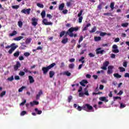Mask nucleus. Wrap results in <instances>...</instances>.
Wrapping results in <instances>:
<instances>
[{
  "label": "nucleus",
  "instance_id": "b1692460",
  "mask_svg": "<svg viewBox=\"0 0 129 129\" xmlns=\"http://www.w3.org/2000/svg\"><path fill=\"white\" fill-rule=\"evenodd\" d=\"M17 34H18V32H17L16 31L14 30L12 33L9 34V36H10V37H13V36H16Z\"/></svg>",
  "mask_w": 129,
  "mask_h": 129
},
{
  "label": "nucleus",
  "instance_id": "5fc2aeb1",
  "mask_svg": "<svg viewBox=\"0 0 129 129\" xmlns=\"http://www.w3.org/2000/svg\"><path fill=\"white\" fill-rule=\"evenodd\" d=\"M8 80H9V81H13V80H14V76H12L11 77L8 78Z\"/></svg>",
  "mask_w": 129,
  "mask_h": 129
},
{
  "label": "nucleus",
  "instance_id": "4be33fe9",
  "mask_svg": "<svg viewBox=\"0 0 129 129\" xmlns=\"http://www.w3.org/2000/svg\"><path fill=\"white\" fill-rule=\"evenodd\" d=\"M61 43L62 44H66L67 43H68V38H63L62 40H61Z\"/></svg>",
  "mask_w": 129,
  "mask_h": 129
},
{
  "label": "nucleus",
  "instance_id": "c85d7f7f",
  "mask_svg": "<svg viewBox=\"0 0 129 129\" xmlns=\"http://www.w3.org/2000/svg\"><path fill=\"white\" fill-rule=\"evenodd\" d=\"M94 40L95 41V42H98V41H101V37H100V36H96L94 37Z\"/></svg>",
  "mask_w": 129,
  "mask_h": 129
},
{
  "label": "nucleus",
  "instance_id": "72a5a7b5",
  "mask_svg": "<svg viewBox=\"0 0 129 129\" xmlns=\"http://www.w3.org/2000/svg\"><path fill=\"white\" fill-rule=\"evenodd\" d=\"M31 41H32V38H27L25 43L26 44H30L31 43Z\"/></svg>",
  "mask_w": 129,
  "mask_h": 129
},
{
  "label": "nucleus",
  "instance_id": "412c9836",
  "mask_svg": "<svg viewBox=\"0 0 129 129\" xmlns=\"http://www.w3.org/2000/svg\"><path fill=\"white\" fill-rule=\"evenodd\" d=\"M21 46L20 47V49L21 50H25L27 46H26V44H25V42H23L21 43Z\"/></svg>",
  "mask_w": 129,
  "mask_h": 129
},
{
  "label": "nucleus",
  "instance_id": "13d9d810",
  "mask_svg": "<svg viewBox=\"0 0 129 129\" xmlns=\"http://www.w3.org/2000/svg\"><path fill=\"white\" fill-rule=\"evenodd\" d=\"M106 33L105 32H101L100 33V36H101V37H103L104 36H105V35H106Z\"/></svg>",
  "mask_w": 129,
  "mask_h": 129
},
{
  "label": "nucleus",
  "instance_id": "0eeeda50",
  "mask_svg": "<svg viewBox=\"0 0 129 129\" xmlns=\"http://www.w3.org/2000/svg\"><path fill=\"white\" fill-rule=\"evenodd\" d=\"M118 47L117 46V45H116V44H114L112 46V52H113V53H119V50H118Z\"/></svg>",
  "mask_w": 129,
  "mask_h": 129
},
{
  "label": "nucleus",
  "instance_id": "e433bc0d",
  "mask_svg": "<svg viewBox=\"0 0 129 129\" xmlns=\"http://www.w3.org/2000/svg\"><path fill=\"white\" fill-rule=\"evenodd\" d=\"M121 27H123V28H126L127 26H128V23H122L121 24Z\"/></svg>",
  "mask_w": 129,
  "mask_h": 129
},
{
  "label": "nucleus",
  "instance_id": "6e6d98bb",
  "mask_svg": "<svg viewBox=\"0 0 129 129\" xmlns=\"http://www.w3.org/2000/svg\"><path fill=\"white\" fill-rule=\"evenodd\" d=\"M83 41V36H81L80 37V39L79 40V43H81V42H82Z\"/></svg>",
  "mask_w": 129,
  "mask_h": 129
},
{
  "label": "nucleus",
  "instance_id": "bf43d9fd",
  "mask_svg": "<svg viewBox=\"0 0 129 129\" xmlns=\"http://www.w3.org/2000/svg\"><path fill=\"white\" fill-rule=\"evenodd\" d=\"M114 101L116 100L117 99H121L120 97L116 96L113 97Z\"/></svg>",
  "mask_w": 129,
  "mask_h": 129
},
{
  "label": "nucleus",
  "instance_id": "aec40b11",
  "mask_svg": "<svg viewBox=\"0 0 129 129\" xmlns=\"http://www.w3.org/2000/svg\"><path fill=\"white\" fill-rule=\"evenodd\" d=\"M23 38H24L23 36H19V37L14 38L13 40L14 41H21V40H22V39H23Z\"/></svg>",
  "mask_w": 129,
  "mask_h": 129
},
{
  "label": "nucleus",
  "instance_id": "20e7f679",
  "mask_svg": "<svg viewBox=\"0 0 129 129\" xmlns=\"http://www.w3.org/2000/svg\"><path fill=\"white\" fill-rule=\"evenodd\" d=\"M79 30V28L78 27H71L69 29V32L71 33V36L73 37V32H77Z\"/></svg>",
  "mask_w": 129,
  "mask_h": 129
},
{
  "label": "nucleus",
  "instance_id": "393cba45",
  "mask_svg": "<svg viewBox=\"0 0 129 129\" xmlns=\"http://www.w3.org/2000/svg\"><path fill=\"white\" fill-rule=\"evenodd\" d=\"M49 77L50 78H53V76H54V75H55V72L52 71H50L49 72Z\"/></svg>",
  "mask_w": 129,
  "mask_h": 129
},
{
  "label": "nucleus",
  "instance_id": "09e8293b",
  "mask_svg": "<svg viewBox=\"0 0 129 129\" xmlns=\"http://www.w3.org/2000/svg\"><path fill=\"white\" fill-rule=\"evenodd\" d=\"M25 114H27V112L26 111H23L20 113V115L22 116L25 115Z\"/></svg>",
  "mask_w": 129,
  "mask_h": 129
},
{
  "label": "nucleus",
  "instance_id": "9b49d317",
  "mask_svg": "<svg viewBox=\"0 0 129 129\" xmlns=\"http://www.w3.org/2000/svg\"><path fill=\"white\" fill-rule=\"evenodd\" d=\"M113 68H114L113 66H109L108 67L107 74H112V72H113V71H112Z\"/></svg>",
  "mask_w": 129,
  "mask_h": 129
},
{
  "label": "nucleus",
  "instance_id": "7c9ffc66",
  "mask_svg": "<svg viewBox=\"0 0 129 129\" xmlns=\"http://www.w3.org/2000/svg\"><path fill=\"white\" fill-rule=\"evenodd\" d=\"M113 76L116 77V78H121V75L118 74V73L114 74Z\"/></svg>",
  "mask_w": 129,
  "mask_h": 129
},
{
  "label": "nucleus",
  "instance_id": "ddd939ff",
  "mask_svg": "<svg viewBox=\"0 0 129 129\" xmlns=\"http://www.w3.org/2000/svg\"><path fill=\"white\" fill-rule=\"evenodd\" d=\"M30 12H31V9H23L21 11V13L25 14H27V15H30Z\"/></svg>",
  "mask_w": 129,
  "mask_h": 129
},
{
  "label": "nucleus",
  "instance_id": "9d476101",
  "mask_svg": "<svg viewBox=\"0 0 129 129\" xmlns=\"http://www.w3.org/2000/svg\"><path fill=\"white\" fill-rule=\"evenodd\" d=\"M42 23H44V25H45V26H49L51 25L52 26L53 25V23L52 22H48V20L46 19H44L42 21Z\"/></svg>",
  "mask_w": 129,
  "mask_h": 129
},
{
  "label": "nucleus",
  "instance_id": "a18cd8bd",
  "mask_svg": "<svg viewBox=\"0 0 129 129\" xmlns=\"http://www.w3.org/2000/svg\"><path fill=\"white\" fill-rule=\"evenodd\" d=\"M12 9H18L20 8V6L19 5H15V6H12Z\"/></svg>",
  "mask_w": 129,
  "mask_h": 129
},
{
  "label": "nucleus",
  "instance_id": "6ab92c4d",
  "mask_svg": "<svg viewBox=\"0 0 129 129\" xmlns=\"http://www.w3.org/2000/svg\"><path fill=\"white\" fill-rule=\"evenodd\" d=\"M64 7H65V4L64 3L61 4L59 6L58 9L59 11H63Z\"/></svg>",
  "mask_w": 129,
  "mask_h": 129
},
{
  "label": "nucleus",
  "instance_id": "a19ab883",
  "mask_svg": "<svg viewBox=\"0 0 129 129\" xmlns=\"http://www.w3.org/2000/svg\"><path fill=\"white\" fill-rule=\"evenodd\" d=\"M125 106H126V105H125V104H123L122 103H121L120 104V108H124Z\"/></svg>",
  "mask_w": 129,
  "mask_h": 129
},
{
  "label": "nucleus",
  "instance_id": "de8ad7c7",
  "mask_svg": "<svg viewBox=\"0 0 129 129\" xmlns=\"http://www.w3.org/2000/svg\"><path fill=\"white\" fill-rule=\"evenodd\" d=\"M119 69H120V72H124L125 71V69L122 67H119Z\"/></svg>",
  "mask_w": 129,
  "mask_h": 129
},
{
  "label": "nucleus",
  "instance_id": "bb28decb",
  "mask_svg": "<svg viewBox=\"0 0 129 129\" xmlns=\"http://www.w3.org/2000/svg\"><path fill=\"white\" fill-rule=\"evenodd\" d=\"M90 33L91 34L92 33H94L95 32H96V26H94L92 28V30H90Z\"/></svg>",
  "mask_w": 129,
  "mask_h": 129
},
{
  "label": "nucleus",
  "instance_id": "423d86ee",
  "mask_svg": "<svg viewBox=\"0 0 129 129\" xmlns=\"http://www.w3.org/2000/svg\"><path fill=\"white\" fill-rule=\"evenodd\" d=\"M95 52L97 55H99V54L103 55V52H105V51L104 50H101V47H98L96 49Z\"/></svg>",
  "mask_w": 129,
  "mask_h": 129
},
{
  "label": "nucleus",
  "instance_id": "774afa93",
  "mask_svg": "<svg viewBox=\"0 0 129 129\" xmlns=\"http://www.w3.org/2000/svg\"><path fill=\"white\" fill-rule=\"evenodd\" d=\"M71 2H67V7H70L71 6Z\"/></svg>",
  "mask_w": 129,
  "mask_h": 129
},
{
  "label": "nucleus",
  "instance_id": "39448f33",
  "mask_svg": "<svg viewBox=\"0 0 129 129\" xmlns=\"http://www.w3.org/2000/svg\"><path fill=\"white\" fill-rule=\"evenodd\" d=\"M82 13H83V10H81L79 13L78 14V17L79 18V23H82V20H83V17H82Z\"/></svg>",
  "mask_w": 129,
  "mask_h": 129
},
{
  "label": "nucleus",
  "instance_id": "f03ea898",
  "mask_svg": "<svg viewBox=\"0 0 129 129\" xmlns=\"http://www.w3.org/2000/svg\"><path fill=\"white\" fill-rule=\"evenodd\" d=\"M15 45L16 43H12L11 45L6 46V49H10V48H11L10 50H9L8 53H9L10 54H12L13 53V51L17 49V45Z\"/></svg>",
  "mask_w": 129,
  "mask_h": 129
},
{
  "label": "nucleus",
  "instance_id": "f704fd0d",
  "mask_svg": "<svg viewBox=\"0 0 129 129\" xmlns=\"http://www.w3.org/2000/svg\"><path fill=\"white\" fill-rule=\"evenodd\" d=\"M36 5L37 7H38V8H40L41 9H43L44 8V5L43 4L37 3Z\"/></svg>",
  "mask_w": 129,
  "mask_h": 129
},
{
  "label": "nucleus",
  "instance_id": "49530a36",
  "mask_svg": "<svg viewBox=\"0 0 129 129\" xmlns=\"http://www.w3.org/2000/svg\"><path fill=\"white\" fill-rule=\"evenodd\" d=\"M18 26L20 28H22L23 27V22L22 21H19Z\"/></svg>",
  "mask_w": 129,
  "mask_h": 129
},
{
  "label": "nucleus",
  "instance_id": "473e14b6",
  "mask_svg": "<svg viewBox=\"0 0 129 129\" xmlns=\"http://www.w3.org/2000/svg\"><path fill=\"white\" fill-rule=\"evenodd\" d=\"M13 55L14 57H19V56H20V51H16L14 53Z\"/></svg>",
  "mask_w": 129,
  "mask_h": 129
},
{
  "label": "nucleus",
  "instance_id": "3c124183",
  "mask_svg": "<svg viewBox=\"0 0 129 129\" xmlns=\"http://www.w3.org/2000/svg\"><path fill=\"white\" fill-rule=\"evenodd\" d=\"M89 56L90 58H92L93 57H95V54H94L92 53H89Z\"/></svg>",
  "mask_w": 129,
  "mask_h": 129
},
{
  "label": "nucleus",
  "instance_id": "cd10ccee",
  "mask_svg": "<svg viewBox=\"0 0 129 129\" xmlns=\"http://www.w3.org/2000/svg\"><path fill=\"white\" fill-rule=\"evenodd\" d=\"M35 112L37 113V114H42V110H39L38 108H36L34 109Z\"/></svg>",
  "mask_w": 129,
  "mask_h": 129
},
{
  "label": "nucleus",
  "instance_id": "4468645a",
  "mask_svg": "<svg viewBox=\"0 0 129 129\" xmlns=\"http://www.w3.org/2000/svg\"><path fill=\"white\" fill-rule=\"evenodd\" d=\"M88 84V81L86 80H82L81 82H80V85H81L82 86H84V87H85L86 86L85 84Z\"/></svg>",
  "mask_w": 129,
  "mask_h": 129
},
{
  "label": "nucleus",
  "instance_id": "c03bdc74",
  "mask_svg": "<svg viewBox=\"0 0 129 129\" xmlns=\"http://www.w3.org/2000/svg\"><path fill=\"white\" fill-rule=\"evenodd\" d=\"M84 94H85L84 93L80 92L79 93V97H83V96H84Z\"/></svg>",
  "mask_w": 129,
  "mask_h": 129
},
{
  "label": "nucleus",
  "instance_id": "0e129e2a",
  "mask_svg": "<svg viewBox=\"0 0 129 129\" xmlns=\"http://www.w3.org/2000/svg\"><path fill=\"white\" fill-rule=\"evenodd\" d=\"M23 71L25 72V73H28L29 70L27 68H24Z\"/></svg>",
  "mask_w": 129,
  "mask_h": 129
},
{
  "label": "nucleus",
  "instance_id": "6e6552de",
  "mask_svg": "<svg viewBox=\"0 0 129 129\" xmlns=\"http://www.w3.org/2000/svg\"><path fill=\"white\" fill-rule=\"evenodd\" d=\"M109 65V61H106L103 63V67H102L101 68V69H103V70H106L107 69V66Z\"/></svg>",
  "mask_w": 129,
  "mask_h": 129
},
{
  "label": "nucleus",
  "instance_id": "a878e982",
  "mask_svg": "<svg viewBox=\"0 0 129 129\" xmlns=\"http://www.w3.org/2000/svg\"><path fill=\"white\" fill-rule=\"evenodd\" d=\"M62 74L63 75H66L67 76H71V73L69 72L68 71L64 72Z\"/></svg>",
  "mask_w": 129,
  "mask_h": 129
},
{
  "label": "nucleus",
  "instance_id": "603ef678",
  "mask_svg": "<svg viewBox=\"0 0 129 129\" xmlns=\"http://www.w3.org/2000/svg\"><path fill=\"white\" fill-rule=\"evenodd\" d=\"M97 8L98 10H100L102 9V4H100L98 7Z\"/></svg>",
  "mask_w": 129,
  "mask_h": 129
},
{
  "label": "nucleus",
  "instance_id": "c9c22d12",
  "mask_svg": "<svg viewBox=\"0 0 129 129\" xmlns=\"http://www.w3.org/2000/svg\"><path fill=\"white\" fill-rule=\"evenodd\" d=\"M110 8L111 9L112 11H113V9H114V3H111Z\"/></svg>",
  "mask_w": 129,
  "mask_h": 129
},
{
  "label": "nucleus",
  "instance_id": "4c0bfd02",
  "mask_svg": "<svg viewBox=\"0 0 129 129\" xmlns=\"http://www.w3.org/2000/svg\"><path fill=\"white\" fill-rule=\"evenodd\" d=\"M6 93H7V92L6 91L1 92L0 94V97H4V96L6 95Z\"/></svg>",
  "mask_w": 129,
  "mask_h": 129
},
{
  "label": "nucleus",
  "instance_id": "f8f14e48",
  "mask_svg": "<svg viewBox=\"0 0 129 129\" xmlns=\"http://www.w3.org/2000/svg\"><path fill=\"white\" fill-rule=\"evenodd\" d=\"M21 63H20L19 61H17L16 62V64L14 65V70L15 71H17L18 70V69H19V68H20V67H21Z\"/></svg>",
  "mask_w": 129,
  "mask_h": 129
},
{
  "label": "nucleus",
  "instance_id": "dca6fc26",
  "mask_svg": "<svg viewBox=\"0 0 129 129\" xmlns=\"http://www.w3.org/2000/svg\"><path fill=\"white\" fill-rule=\"evenodd\" d=\"M28 79L30 84L34 83V82H35V80H34V78H33L32 76H29Z\"/></svg>",
  "mask_w": 129,
  "mask_h": 129
},
{
  "label": "nucleus",
  "instance_id": "1a4fd4ad",
  "mask_svg": "<svg viewBox=\"0 0 129 129\" xmlns=\"http://www.w3.org/2000/svg\"><path fill=\"white\" fill-rule=\"evenodd\" d=\"M32 21V26H34V27H36L37 25H38V19H37L36 18L33 17L31 19Z\"/></svg>",
  "mask_w": 129,
  "mask_h": 129
},
{
  "label": "nucleus",
  "instance_id": "f257e3e1",
  "mask_svg": "<svg viewBox=\"0 0 129 129\" xmlns=\"http://www.w3.org/2000/svg\"><path fill=\"white\" fill-rule=\"evenodd\" d=\"M55 65L56 63L55 62H53L50 64L49 66H47V67H42V70L43 72V74H44V75H46V74L48 73V71H49V70H50V69H51V68H53V67H54V66H55Z\"/></svg>",
  "mask_w": 129,
  "mask_h": 129
},
{
  "label": "nucleus",
  "instance_id": "a211bd4d",
  "mask_svg": "<svg viewBox=\"0 0 129 129\" xmlns=\"http://www.w3.org/2000/svg\"><path fill=\"white\" fill-rule=\"evenodd\" d=\"M99 100H101V101H105V102H108V100H107L105 97H100Z\"/></svg>",
  "mask_w": 129,
  "mask_h": 129
},
{
  "label": "nucleus",
  "instance_id": "37998d69",
  "mask_svg": "<svg viewBox=\"0 0 129 129\" xmlns=\"http://www.w3.org/2000/svg\"><path fill=\"white\" fill-rule=\"evenodd\" d=\"M104 16H110L111 17H112V14L111 13H104Z\"/></svg>",
  "mask_w": 129,
  "mask_h": 129
},
{
  "label": "nucleus",
  "instance_id": "e2e57ef3",
  "mask_svg": "<svg viewBox=\"0 0 129 129\" xmlns=\"http://www.w3.org/2000/svg\"><path fill=\"white\" fill-rule=\"evenodd\" d=\"M19 59L20 60V61H23V60H24V56H20L19 57Z\"/></svg>",
  "mask_w": 129,
  "mask_h": 129
},
{
  "label": "nucleus",
  "instance_id": "8fccbe9b",
  "mask_svg": "<svg viewBox=\"0 0 129 129\" xmlns=\"http://www.w3.org/2000/svg\"><path fill=\"white\" fill-rule=\"evenodd\" d=\"M77 109L79 111H81V110H82V109H83V106L81 107L80 106H78Z\"/></svg>",
  "mask_w": 129,
  "mask_h": 129
},
{
  "label": "nucleus",
  "instance_id": "f3484780",
  "mask_svg": "<svg viewBox=\"0 0 129 129\" xmlns=\"http://www.w3.org/2000/svg\"><path fill=\"white\" fill-rule=\"evenodd\" d=\"M30 104L31 106H34V105H38V104H39V102L36 101H33V102H31Z\"/></svg>",
  "mask_w": 129,
  "mask_h": 129
},
{
  "label": "nucleus",
  "instance_id": "5701e85b",
  "mask_svg": "<svg viewBox=\"0 0 129 129\" xmlns=\"http://www.w3.org/2000/svg\"><path fill=\"white\" fill-rule=\"evenodd\" d=\"M71 33H70V31H69V29L68 30V31L66 32L65 31V34H64V37H66L68 35L71 37V38H72L73 36H71Z\"/></svg>",
  "mask_w": 129,
  "mask_h": 129
},
{
  "label": "nucleus",
  "instance_id": "58836bf2",
  "mask_svg": "<svg viewBox=\"0 0 129 129\" xmlns=\"http://www.w3.org/2000/svg\"><path fill=\"white\" fill-rule=\"evenodd\" d=\"M65 35V31H62L59 33L60 38H62Z\"/></svg>",
  "mask_w": 129,
  "mask_h": 129
},
{
  "label": "nucleus",
  "instance_id": "7ed1b4c3",
  "mask_svg": "<svg viewBox=\"0 0 129 129\" xmlns=\"http://www.w3.org/2000/svg\"><path fill=\"white\" fill-rule=\"evenodd\" d=\"M83 109L86 111H88V110H92L93 107L89 104H86L83 106Z\"/></svg>",
  "mask_w": 129,
  "mask_h": 129
},
{
  "label": "nucleus",
  "instance_id": "052dcab7",
  "mask_svg": "<svg viewBox=\"0 0 129 129\" xmlns=\"http://www.w3.org/2000/svg\"><path fill=\"white\" fill-rule=\"evenodd\" d=\"M71 100H72V96H70L68 97V102H71Z\"/></svg>",
  "mask_w": 129,
  "mask_h": 129
},
{
  "label": "nucleus",
  "instance_id": "2f4dec72",
  "mask_svg": "<svg viewBox=\"0 0 129 129\" xmlns=\"http://www.w3.org/2000/svg\"><path fill=\"white\" fill-rule=\"evenodd\" d=\"M85 92L84 93L85 95H87V96H89V93H88V90H87V88H85L84 89Z\"/></svg>",
  "mask_w": 129,
  "mask_h": 129
},
{
  "label": "nucleus",
  "instance_id": "680f3d73",
  "mask_svg": "<svg viewBox=\"0 0 129 129\" xmlns=\"http://www.w3.org/2000/svg\"><path fill=\"white\" fill-rule=\"evenodd\" d=\"M86 51H87V49L82 50L80 52V54L83 55V54H84L85 52H86Z\"/></svg>",
  "mask_w": 129,
  "mask_h": 129
},
{
  "label": "nucleus",
  "instance_id": "338daca9",
  "mask_svg": "<svg viewBox=\"0 0 129 129\" xmlns=\"http://www.w3.org/2000/svg\"><path fill=\"white\" fill-rule=\"evenodd\" d=\"M103 88H104V86L100 85L99 89H100V90H103Z\"/></svg>",
  "mask_w": 129,
  "mask_h": 129
},
{
  "label": "nucleus",
  "instance_id": "864d4df0",
  "mask_svg": "<svg viewBox=\"0 0 129 129\" xmlns=\"http://www.w3.org/2000/svg\"><path fill=\"white\" fill-rule=\"evenodd\" d=\"M69 67L71 69H73L74 68V63L69 64Z\"/></svg>",
  "mask_w": 129,
  "mask_h": 129
},
{
  "label": "nucleus",
  "instance_id": "2eb2a0df",
  "mask_svg": "<svg viewBox=\"0 0 129 129\" xmlns=\"http://www.w3.org/2000/svg\"><path fill=\"white\" fill-rule=\"evenodd\" d=\"M42 94H43V91H42V90H40L38 92V94L36 95V99L37 100L40 99V97L41 95H42Z\"/></svg>",
  "mask_w": 129,
  "mask_h": 129
},
{
  "label": "nucleus",
  "instance_id": "ea45409f",
  "mask_svg": "<svg viewBox=\"0 0 129 129\" xmlns=\"http://www.w3.org/2000/svg\"><path fill=\"white\" fill-rule=\"evenodd\" d=\"M26 89V87L25 86H22L21 88L19 89L18 92H22V91H23V90H24V89Z\"/></svg>",
  "mask_w": 129,
  "mask_h": 129
},
{
  "label": "nucleus",
  "instance_id": "79ce46f5",
  "mask_svg": "<svg viewBox=\"0 0 129 129\" xmlns=\"http://www.w3.org/2000/svg\"><path fill=\"white\" fill-rule=\"evenodd\" d=\"M25 74H26V73L23 71H20L19 73V75H20V76H25Z\"/></svg>",
  "mask_w": 129,
  "mask_h": 129
},
{
  "label": "nucleus",
  "instance_id": "c756f323",
  "mask_svg": "<svg viewBox=\"0 0 129 129\" xmlns=\"http://www.w3.org/2000/svg\"><path fill=\"white\" fill-rule=\"evenodd\" d=\"M41 16L42 18V19H44L45 17H46V11H43L41 13Z\"/></svg>",
  "mask_w": 129,
  "mask_h": 129
},
{
  "label": "nucleus",
  "instance_id": "4d7b16f0",
  "mask_svg": "<svg viewBox=\"0 0 129 129\" xmlns=\"http://www.w3.org/2000/svg\"><path fill=\"white\" fill-rule=\"evenodd\" d=\"M24 55L25 56V57H29L30 56V53L28 52L24 53Z\"/></svg>",
  "mask_w": 129,
  "mask_h": 129
},
{
  "label": "nucleus",
  "instance_id": "69168bd1",
  "mask_svg": "<svg viewBox=\"0 0 129 129\" xmlns=\"http://www.w3.org/2000/svg\"><path fill=\"white\" fill-rule=\"evenodd\" d=\"M114 41L115 42V43H117V42H119V38L117 37V38H116Z\"/></svg>",
  "mask_w": 129,
  "mask_h": 129
}]
</instances>
